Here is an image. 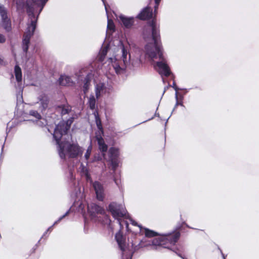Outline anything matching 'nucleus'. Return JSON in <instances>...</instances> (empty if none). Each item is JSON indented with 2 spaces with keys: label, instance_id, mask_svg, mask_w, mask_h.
<instances>
[{
  "label": "nucleus",
  "instance_id": "obj_1",
  "mask_svg": "<svg viewBox=\"0 0 259 259\" xmlns=\"http://www.w3.org/2000/svg\"><path fill=\"white\" fill-rule=\"evenodd\" d=\"M143 37L147 42L145 46L146 54L153 60L157 58L160 60L156 62L155 69L161 76H168L171 72L163 56L159 27L155 19L148 21L144 27Z\"/></svg>",
  "mask_w": 259,
  "mask_h": 259
},
{
  "label": "nucleus",
  "instance_id": "obj_2",
  "mask_svg": "<svg viewBox=\"0 0 259 259\" xmlns=\"http://www.w3.org/2000/svg\"><path fill=\"white\" fill-rule=\"evenodd\" d=\"M74 119V117H72L66 121L60 122L54 130L53 137L59 145V154L62 159H65L66 156H68L70 158H76L81 156L83 152V149L78 144L60 142L63 135L67 134Z\"/></svg>",
  "mask_w": 259,
  "mask_h": 259
},
{
  "label": "nucleus",
  "instance_id": "obj_3",
  "mask_svg": "<svg viewBox=\"0 0 259 259\" xmlns=\"http://www.w3.org/2000/svg\"><path fill=\"white\" fill-rule=\"evenodd\" d=\"M47 1V0H26V12L31 19L30 23L28 24L22 40L23 50L26 53L28 50L30 38L33 35L34 31L36 28L37 18L35 17L34 10L37 8H40V13Z\"/></svg>",
  "mask_w": 259,
  "mask_h": 259
},
{
  "label": "nucleus",
  "instance_id": "obj_4",
  "mask_svg": "<svg viewBox=\"0 0 259 259\" xmlns=\"http://www.w3.org/2000/svg\"><path fill=\"white\" fill-rule=\"evenodd\" d=\"M122 53L121 59L120 60L114 59L115 61L113 62V59L110 58L113 62V66L116 73H122L128 67H135L140 64V60L138 58L131 60V55L128 53L123 46H122Z\"/></svg>",
  "mask_w": 259,
  "mask_h": 259
},
{
  "label": "nucleus",
  "instance_id": "obj_5",
  "mask_svg": "<svg viewBox=\"0 0 259 259\" xmlns=\"http://www.w3.org/2000/svg\"><path fill=\"white\" fill-rule=\"evenodd\" d=\"M180 236V232L178 231L160 235L153 240L152 248L158 249L159 247H161L170 249V247L174 245L177 242Z\"/></svg>",
  "mask_w": 259,
  "mask_h": 259
},
{
  "label": "nucleus",
  "instance_id": "obj_6",
  "mask_svg": "<svg viewBox=\"0 0 259 259\" xmlns=\"http://www.w3.org/2000/svg\"><path fill=\"white\" fill-rule=\"evenodd\" d=\"M96 140L98 142L100 150L102 153L104 158L107 161H110L112 166V169L115 171L118 165V150L117 148L111 147L109 149L108 158L106 157L105 152L108 149V146L105 143L104 140L101 136L97 135Z\"/></svg>",
  "mask_w": 259,
  "mask_h": 259
},
{
  "label": "nucleus",
  "instance_id": "obj_7",
  "mask_svg": "<svg viewBox=\"0 0 259 259\" xmlns=\"http://www.w3.org/2000/svg\"><path fill=\"white\" fill-rule=\"evenodd\" d=\"M129 231L128 228H120L119 231L116 233L115 238L119 248L122 251H125L127 247L126 241V234Z\"/></svg>",
  "mask_w": 259,
  "mask_h": 259
},
{
  "label": "nucleus",
  "instance_id": "obj_8",
  "mask_svg": "<svg viewBox=\"0 0 259 259\" xmlns=\"http://www.w3.org/2000/svg\"><path fill=\"white\" fill-rule=\"evenodd\" d=\"M109 210L115 219L123 218L125 215V210L121 204L116 202H112L109 205Z\"/></svg>",
  "mask_w": 259,
  "mask_h": 259
},
{
  "label": "nucleus",
  "instance_id": "obj_9",
  "mask_svg": "<svg viewBox=\"0 0 259 259\" xmlns=\"http://www.w3.org/2000/svg\"><path fill=\"white\" fill-rule=\"evenodd\" d=\"M0 15L4 28L7 31H10L11 29V22L8 16L7 10L3 5H0Z\"/></svg>",
  "mask_w": 259,
  "mask_h": 259
},
{
  "label": "nucleus",
  "instance_id": "obj_10",
  "mask_svg": "<svg viewBox=\"0 0 259 259\" xmlns=\"http://www.w3.org/2000/svg\"><path fill=\"white\" fill-rule=\"evenodd\" d=\"M117 223L120 227H128L131 224L133 226H138V227H142L141 226L138 225L137 223L132 219L131 217H126V214L123 218H119L116 219Z\"/></svg>",
  "mask_w": 259,
  "mask_h": 259
},
{
  "label": "nucleus",
  "instance_id": "obj_11",
  "mask_svg": "<svg viewBox=\"0 0 259 259\" xmlns=\"http://www.w3.org/2000/svg\"><path fill=\"white\" fill-rule=\"evenodd\" d=\"M88 210L91 215L93 217H95L96 214L104 213V209L103 207L93 203L88 204Z\"/></svg>",
  "mask_w": 259,
  "mask_h": 259
},
{
  "label": "nucleus",
  "instance_id": "obj_12",
  "mask_svg": "<svg viewBox=\"0 0 259 259\" xmlns=\"http://www.w3.org/2000/svg\"><path fill=\"white\" fill-rule=\"evenodd\" d=\"M93 187L96 192L97 199L102 201L104 198V189L103 185L99 182L96 181L93 184Z\"/></svg>",
  "mask_w": 259,
  "mask_h": 259
},
{
  "label": "nucleus",
  "instance_id": "obj_13",
  "mask_svg": "<svg viewBox=\"0 0 259 259\" xmlns=\"http://www.w3.org/2000/svg\"><path fill=\"white\" fill-rule=\"evenodd\" d=\"M71 108L69 105H60L55 107L56 112L59 113L61 116L69 114L72 111Z\"/></svg>",
  "mask_w": 259,
  "mask_h": 259
},
{
  "label": "nucleus",
  "instance_id": "obj_14",
  "mask_svg": "<svg viewBox=\"0 0 259 259\" xmlns=\"http://www.w3.org/2000/svg\"><path fill=\"white\" fill-rule=\"evenodd\" d=\"M152 9L147 7L138 15V18L142 20H148L152 17Z\"/></svg>",
  "mask_w": 259,
  "mask_h": 259
},
{
  "label": "nucleus",
  "instance_id": "obj_15",
  "mask_svg": "<svg viewBox=\"0 0 259 259\" xmlns=\"http://www.w3.org/2000/svg\"><path fill=\"white\" fill-rule=\"evenodd\" d=\"M119 19L121 24L126 28H131L134 23V19L133 17H127L121 15L119 16Z\"/></svg>",
  "mask_w": 259,
  "mask_h": 259
},
{
  "label": "nucleus",
  "instance_id": "obj_16",
  "mask_svg": "<svg viewBox=\"0 0 259 259\" xmlns=\"http://www.w3.org/2000/svg\"><path fill=\"white\" fill-rule=\"evenodd\" d=\"M59 83L61 85H71L72 84L71 78L67 76H61L59 79Z\"/></svg>",
  "mask_w": 259,
  "mask_h": 259
},
{
  "label": "nucleus",
  "instance_id": "obj_17",
  "mask_svg": "<svg viewBox=\"0 0 259 259\" xmlns=\"http://www.w3.org/2000/svg\"><path fill=\"white\" fill-rule=\"evenodd\" d=\"M39 101L42 110H46L47 108L49 103V98L45 95H42L41 96Z\"/></svg>",
  "mask_w": 259,
  "mask_h": 259
},
{
  "label": "nucleus",
  "instance_id": "obj_18",
  "mask_svg": "<svg viewBox=\"0 0 259 259\" xmlns=\"http://www.w3.org/2000/svg\"><path fill=\"white\" fill-rule=\"evenodd\" d=\"M140 231L145 233L146 237H152L157 235V232L146 228H140Z\"/></svg>",
  "mask_w": 259,
  "mask_h": 259
},
{
  "label": "nucleus",
  "instance_id": "obj_19",
  "mask_svg": "<svg viewBox=\"0 0 259 259\" xmlns=\"http://www.w3.org/2000/svg\"><path fill=\"white\" fill-rule=\"evenodd\" d=\"M94 115L95 117V120L97 126L98 128L101 131L102 134H103V128L102 127L101 120L99 116L98 112L95 113Z\"/></svg>",
  "mask_w": 259,
  "mask_h": 259
},
{
  "label": "nucleus",
  "instance_id": "obj_20",
  "mask_svg": "<svg viewBox=\"0 0 259 259\" xmlns=\"http://www.w3.org/2000/svg\"><path fill=\"white\" fill-rule=\"evenodd\" d=\"M15 75L16 79L18 82H20L22 80L21 69L18 65H16L15 67Z\"/></svg>",
  "mask_w": 259,
  "mask_h": 259
},
{
  "label": "nucleus",
  "instance_id": "obj_21",
  "mask_svg": "<svg viewBox=\"0 0 259 259\" xmlns=\"http://www.w3.org/2000/svg\"><path fill=\"white\" fill-rule=\"evenodd\" d=\"M108 49V47H106L103 48L100 52L99 55V60L100 62H103L104 61L105 57L107 55Z\"/></svg>",
  "mask_w": 259,
  "mask_h": 259
},
{
  "label": "nucleus",
  "instance_id": "obj_22",
  "mask_svg": "<svg viewBox=\"0 0 259 259\" xmlns=\"http://www.w3.org/2000/svg\"><path fill=\"white\" fill-rule=\"evenodd\" d=\"M90 79L89 77V75H88L84 79V85H83V92L85 94L88 91V89H89V85L90 84Z\"/></svg>",
  "mask_w": 259,
  "mask_h": 259
},
{
  "label": "nucleus",
  "instance_id": "obj_23",
  "mask_svg": "<svg viewBox=\"0 0 259 259\" xmlns=\"http://www.w3.org/2000/svg\"><path fill=\"white\" fill-rule=\"evenodd\" d=\"M89 107L91 109H94L96 106V100L94 96L90 98L89 100Z\"/></svg>",
  "mask_w": 259,
  "mask_h": 259
},
{
  "label": "nucleus",
  "instance_id": "obj_24",
  "mask_svg": "<svg viewBox=\"0 0 259 259\" xmlns=\"http://www.w3.org/2000/svg\"><path fill=\"white\" fill-rule=\"evenodd\" d=\"M107 28L108 30H111L112 31H114L115 25L113 23V21L112 20H108Z\"/></svg>",
  "mask_w": 259,
  "mask_h": 259
},
{
  "label": "nucleus",
  "instance_id": "obj_25",
  "mask_svg": "<svg viewBox=\"0 0 259 259\" xmlns=\"http://www.w3.org/2000/svg\"><path fill=\"white\" fill-rule=\"evenodd\" d=\"M15 3L18 8L22 9L26 7V3H24L23 0H15Z\"/></svg>",
  "mask_w": 259,
  "mask_h": 259
},
{
  "label": "nucleus",
  "instance_id": "obj_26",
  "mask_svg": "<svg viewBox=\"0 0 259 259\" xmlns=\"http://www.w3.org/2000/svg\"><path fill=\"white\" fill-rule=\"evenodd\" d=\"M29 114L35 117L36 118L40 119L41 115L36 111L31 110L29 112Z\"/></svg>",
  "mask_w": 259,
  "mask_h": 259
},
{
  "label": "nucleus",
  "instance_id": "obj_27",
  "mask_svg": "<svg viewBox=\"0 0 259 259\" xmlns=\"http://www.w3.org/2000/svg\"><path fill=\"white\" fill-rule=\"evenodd\" d=\"M91 151H92V146H90L88 147V148L86 151V153L85 154V155H84V157H85L86 160H88V159L89 158L90 156L91 153Z\"/></svg>",
  "mask_w": 259,
  "mask_h": 259
},
{
  "label": "nucleus",
  "instance_id": "obj_28",
  "mask_svg": "<svg viewBox=\"0 0 259 259\" xmlns=\"http://www.w3.org/2000/svg\"><path fill=\"white\" fill-rule=\"evenodd\" d=\"M69 213V211H67L64 215H63L61 217H60L58 220L54 223L53 226L56 225L58 222H60L61 220L64 218Z\"/></svg>",
  "mask_w": 259,
  "mask_h": 259
},
{
  "label": "nucleus",
  "instance_id": "obj_29",
  "mask_svg": "<svg viewBox=\"0 0 259 259\" xmlns=\"http://www.w3.org/2000/svg\"><path fill=\"white\" fill-rule=\"evenodd\" d=\"M99 86L97 85L96 88V95L97 98H98L100 96V90L102 89V87H101V89H99Z\"/></svg>",
  "mask_w": 259,
  "mask_h": 259
},
{
  "label": "nucleus",
  "instance_id": "obj_30",
  "mask_svg": "<svg viewBox=\"0 0 259 259\" xmlns=\"http://www.w3.org/2000/svg\"><path fill=\"white\" fill-rule=\"evenodd\" d=\"M154 1H155V5L154 6V9H155V12H156L158 9L159 4L161 0H154Z\"/></svg>",
  "mask_w": 259,
  "mask_h": 259
},
{
  "label": "nucleus",
  "instance_id": "obj_31",
  "mask_svg": "<svg viewBox=\"0 0 259 259\" xmlns=\"http://www.w3.org/2000/svg\"><path fill=\"white\" fill-rule=\"evenodd\" d=\"M6 38L5 37V36L3 34H0V42L3 43L5 41Z\"/></svg>",
  "mask_w": 259,
  "mask_h": 259
},
{
  "label": "nucleus",
  "instance_id": "obj_32",
  "mask_svg": "<svg viewBox=\"0 0 259 259\" xmlns=\"http://www.w3.org/2000/svg\"><path fill=\"white\" fill-rule=\"evenodd\" d=\"M179 256H180V257H181L182 259H186L185 258L184 256H183L181 254L178 253V252H177L175 250H173Z\"/></svg>",
  "mask_w": 259,
  "mask_h": 259
},
{
  "label": "nucleus",
  "instance_id": "obj_33",
  "mask_svg": "<svg viewBox=\"0 0 259 259\" xmlns=\"http://www.w3.org/2000/svg\"><path fill=\"white\" fill-rule=\"evenodd\" d=\"M105 220H106V221H107V224L108 223H109V225H110V222H111V221L109 219V217H108V216L106 215V216L105 217Z\"/></svg>",
  "mask_w": 259,
  "mask_h": 259
},
{
  "label": "nucleus",
  "instance_id": "obj_34",
  "mask_svg": "<svg viewBox=\"0 0 259 259\" xmlns=\"http://www.w3.org/2000/svg\"><path fill=\"white\" fill-rule=\"evenodd\" d=\"M220 251L221 252L223 259H226V256L224 255V254H223L221 250H220Z\"/></svg>",
  "mask_w": 259,
  "mask_h": 259
},
{
  "label": "nucleus",
  "instance_id": "obj_35",
  "mask_svg": "<svg viewBox=\"0 0 259 259\" xmlns=\"http://www.w3.org/2000/svg\"><path fill=\"white\" fill-rule=\"evenodd\" d=\"M3 60L0 57V64H2Z\"/></svg>",
  "mask_w": 259,
  "mask_h": 259
},
{
  "label": "nucleus",
  "instance_id": "obj_36",
  "mask_svg": "<svg viewBox=\"0 0 259 259\" xmlns=\"http://www.w3.org/2000/svg\"><path fill=\"white\" fill-rule=\"evenodd\" d=\"M115 183L118 185V183L116 180H114Z\"/></svg>",
  "mask_w": 259,
  "mask_h": 259
},
{
  "label": "nucleus",
  "instance_id": "obj_37",
  "mask_svg": "<svg viewBox=\"0 0 259 259\" xmlns=\"http://www.w3.org/2000/svg\"><path fill=\"white\" fill-rule=\"evenodd\" d=\"M50 228H49V229H48V230H47V231H50Z\"/></svg>",
  "mask_w": 259,
  "mask_h": 259
},
{
  "label": "nucleus",
  "instance_id": "obj_38",
  "mask_svg": "<svg viewBox=\"0 0 259 259\" xmlns=\"http://www.w3.org/2000/svg\"><path fill=\"white\" fill-rule=\"evenodd\" d=\"M131 256L130 257V258H127V259H131ZM123 259H124V258H123Z\"/></svg>",
  "mask_w": 259,
  "mask_h": 259
}]
</instances>
